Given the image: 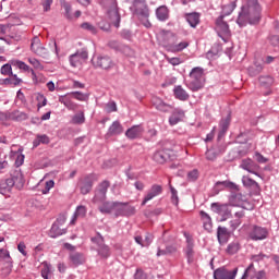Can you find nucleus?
<instances>
[{"label": "nucleus", "mask_w": 279, "mask_h": 279, "mask_svg": "<svg viewBox=\"0 0 279 279\" xmlns=\"http://www.w3.org/2000/svg\"><path fill=\"white\" fill-rule=\"evenodd\" d=\"M260 3L258 0H246V3L242 5L241 12L239 13L236 23L240 27H245L247 23L250 25H256L260 22Z\"/></svg>", "instance_id": "f257e3e1"}, {"label": "nucleus", "mask_w": 279, "mask_h": 279, "mask_svg": "<svg viewBox=\"0 0 279 279\" xmlns=\"http://www.w3.org/2000/svg\"><path fill=\"white\" fill-rule=\"evenodd\" d=\"M102 8L107 11L111 25L118 28L121 24V14H119L117 0H102Z\"/></svg>", "instance_id": "f03ea898"}, {"label": "nucleus", "mask_w": 279, "mask_h": 279, "mask_svg": "<svg viewBox=\"0 0 279 279\" xmlns=\"http://www.w3.org/2000/svg\"><path fill=\"white\" fill-rule=\"evenodd\" d=\"M126 3H130V12L133 16L138 19H149V5H147V0H125Z\"/></svg>", "instance_id": "7ed1b4c3"}, {"label": "nucleus", "mask_w": 279, "mask_h": 279, "mask_svg": "<svg viewBox=\"0 0 279 279\" xmlns=\"http://www.w3.org/2000/svg\"><path fill=\"white\" fill-rule=\"evenodd\" d=\"M248 236L251 241H265V239H269V229L253 225L250 229Z\"/></svg>", "instance_id": "20e7f679"}, {"label": "nucleus", "mask_w": 279, "mask_h": 279, "mask_svg": "<svg viewBox=\"0 0 279 279\" xmlns=\"http://www.w3.org/2000/svg\"><path fill=\"white\" fill-rule=\"evenodd\" d=\"M210 208L216 215L221 217V221H228L232 217V210L228 204L211 203Z\"/></svg>", "instance_id": "39448f33"}, {"label": "nucleus", "mask_w": 279, "mask_h": 279, "mask_svg": "<svg viewBox=\"0 0 279 279\" xmlns=\"http://www.w3.org/2000/svg\"><path fill=\"white\" fill-rule=\"evenodd\" d=\"M71 110L75 112L72 117V123L74 125H84V123H86V117L84 116V106L72 102Z\"/></svg>", "instance_id": "423d86ee"}, {"label": "nucleus", "mask_w": 279, "mask_h": 279, "mask_svg": "<svg viewBox=\"0 0 279 279\" xmlns=\"http://www.w3.org/2000/svg\"><path fill=\"white\" fill-rule=\"evenodd\" d=\"M108 189H110V181H102L99 183L93 198L94 204H101V202H106V194L108 193Z\"/></svg>", "instance_id": "0eeeda50"}, {"label": "nucleus", "mask_w": 279, "mask_h": 279, "mask_svg": "<svg viewBox=\"0 0 279 279\" xmlns=\"http://www.w3.org/2000/svg\"><path fill=\"white\" fill-rule=\"evenodd\" d=\"M98 180L99 175L95 173L86 175L80 184L82 195H88V193L93 191V184H95V182Z\"/></svg>", "instance_id": "6e6552de"}, {"label": "nucleus", "mask_w": 279, "mask_h": 279, "mask_svg": "<svg viewBox=\"0 0 279 279\" xmlns=\"http://www.w3.org/2000/svg\"><path fill=\"white\" fill-rule=\"evenodd\" d=\"M86 60H88V51L84 48L71 54V65L74 66V69H82V62Z\"/></svg>", "instance_id": "1a4fd4ad"}, {"label": "nucleus", "mask_w": 279, "mask_h": 279, "mask_svg": "<svg viewBox=\"0 0 279 279\" xmlns=\"http://www.w3.org/2000/svg\"><path fill=\"white\" fill-rule=\"evenodd\" d=\"M241 279H267V272L265 270H256L254 264H251L244 271Z\"/></svg>", "instance_id": "9d476101"}, {"label": "nucleus", "mask_w": 279, "mask_h": 279, "mask_svg": "<svg viewBox=\"0 0 279 279\" xmlns=\"http://www.w3.org/2000/svg\"><path fill=\"white\" fill-rule=\"evenodd\" d=\"M236 274H239V268H233L229 270L226 267H220L214 271V279H234L236 278Z\"/></svg>", "instance_id": "9b49d317"}, {"label": "nucleus", "mask_w": 279, "mask_h": 279, "mask_svg": "<svg viewBox=\"0 0 279 279\" xmlns=\"http://www.w3.org/2000/svg\"><path fill=\"white\" fill-rule=\"evenodd\" d=\"M0 118L5 119V121H27L29 117L23 111L14 110L1 113Z\"/></svg>", "instance_id": "f8f14e48"}, {"label": "nucleus", "mask_w": 279, "mask_h": 279, "mask_svg": "<svg viewBox=\"0 0 279 279\" xmlns=\"http://www.w3.org/2000/svg\"><path fill=\"white\" fill-rule=\"evenodd\" d=\"M64 221H66L65 217H60L56 220V222H53V225L51 226V229L49 231V236L51 239H58V236H62V234H66V231L62 228H60V226H62V223H64Z\"/></svg>", "instance_id": "ddd939ff"}, {"label": "nucleus", "mask_w": 279, "mask_h": 279, "mask_svg": "<svg viewBox=\"0 0 279 279\" xmlns=\"http://www.w3.org/2000/svg\"><path fill=\"white\" fill-rule=\"evenodd\" d=\"M94 66H97L98 69H104L105 71H108L109 69H112L114 66V62H112V59L110 57H97L96 59H93Z\"/></svg>", "instance_id": "4468645a"}, {"label": "nucleus", "mask_w": 279, "mask_h": 279, "mask_svg": "<svg viewBox=\"0 0 279 279\" xmlns=\"http://www.w3.org/2000/svg\"><path fill=\"white\" fill-rule=\"evenodd\" d=\"M158 195H162V185L153 184L144 196L142 206H145L147 202H151V199H154V197H158Z\"/></svg>", "instance_id": "2eb2a0df"}, {"label": "nucleus", "mask_w": 279, "mask_h": 279, "mask_svg": "<svg viewBox=\"0 0 279 279\" xmlns=\"http://www.w3.org/2000/svg\"><path fill=\"white\" fill-rule=\"evenodd\" d=\"M241 169H244V171H248V173H253L254 175H258V171L260 169V166H258L252 159H244L241 162Z\"/></svg>", "instance_id": "dca6fc26"}, {"label": "nucleus", "mask_w": 279, "mask_h": 279, "mask_svg": "<svg viewBox=\"0 0 279 279\" xmlns=\"http://www.w3.org/2000/svg\"><path fill=\"white\" fill-rule=\"evenodd\" d=\"M143 132H145V129L141 125H133L125 132L126 138H130V141H135V138H141L143 136Z\"/></svg>", "instance_id": "f3484780"}, {"label": "nucleus", "mask_w": 279, "mask_h": 279, "mask_svg": "<svg viewBox=\"0 0 279 279\" xmlns=\"http://www.w3.org/2000/svg\"><path fill=\"white\" fill-rule=\"evenodd\" d=\"M217 239L220 245H226L230 240V232L226 227H218L217 228Z\"/></svg>", "instance_id": "a211bd4d"}, {"label": "nucleus", "mask_w": 279, "mask_h": 279, "mask_svg": "<svg viewBox=\"0 0 279 279\" xmlns=\"http://www.w3.org/2000/svg\"><path fill=\"white\" fill-rule=\"evenodd\" d=\"M0 84L4 86H19L23 84V80L13 73L9 74V77L0 80Z\"/></svg>", "instance_id": "6ab92c4d"}, {"label": "nucleus", "mask_w": 279, "mask_h": 279, "mask_svg": "<svg viewBox=\"0 0 279 279\" xmlns=\"http://www.w3.org/2000/svg\"><path fill=\"white\" fill-rule=\"evenodd\" d=\"M173 96L175 99H179V101H189L191 95L186 93V89L182 87V85H177L173 88Z\"/></svg>", "instance_id": "aec40b11"}, {"label": "nucleus", "mask_w": 279, "mask_h": 279, "mask_svg": "<svg viewBox=\"0 0 279 279\" xmlns=\"http://www.w3.org/2000/svg\"><path fill=\"white\" fill-rule=\"evenodd\" d=\"M12 189H14V180H12L11 178L0 182L1 195H8V193H12Z\"/></svg>", "instance_id": "412c9836"}, {"label": "nucleus", "mask_w": 279, "mask_h": 279, "mask_svg": "<svg viewBox=\"0 0 279 279\" xmlns=\"http://www.w3.org/2000/svg\"><path fill=\"white\" fill-rule=\"evenodd\" d=\"M117 208L119 210V215H122L123 217H130L136 213V209L126 203H119Z\"/></svg>", "instance_id": "4be33fe9"}, {"label": "nucleus", "mask_w": 279, "mask_h": 279, "mask_svg": "<svg viewBox=\"0 0 279 279\" xmlns=\"http://www.w3.org/2000/svg\"><path fill=\"white\" fill-rule=\"evenodd\" d=\"M201 219L203 221V228L206 232H213V218L206 211L202 210L199 213Z\"/></svg>", "instance_id": "5701e85b"}, {"label": "nucleus", "mask_w": 279, "mask_h": 279, "mask_svg": "<svg viewBox=\"0 0 279 279\" xmlns=\"http://www.w3.org/2000/svg\"><path fill=\"white\" fill-rule=\"evenodd\" d=\"M99 205L98 210L102 213V215H110L113 208H118L119 203H110V202H101Z\"/></svg>", "instance_id": "b1692460"}, {"label": "nucleus", "mask_w": 279, "mask_h": 279, "mask_svg": "<svg viewBox=\"0 0 279 279\" xmlns=\"http://www.w3.org/2000/svg\"><path fill=\"white\" fill-rule=\"evenodd\" d=\"M119 134H123V125L121 122L114 121L107 132V136H119Z\"/></svg>", "instance_id": "393cba45"}, {"label": "nucleus", "mask_w": 279, "mask_h": 279, "mask_svg": "<svg viewBox=\"0 0 279 279\" xmlns=\"http://www.w3.org/2000/svg\"><path fill=\"white\" fill-rule=\"evenodd\" d=\"M153 101V106H155L156 110H159L160 112H169L171 106L163 102L162 99H160L159 97H154L151 99Z\"/></svg>", "instance_id": "a878e982"}, {"label": "nucleus", "mask_w": 279, "mask_h": 279, "mask_svg": "<svg viewBox=\"0 0 279 279\" xmlns=\"http://www.w3.org/2000/svg\"><path fill=\"white\" fill-rule=\"evenodd\" d=\"M190 80H198L199 82L206 83V77L204 76V69L196 66L190 72Z\"/></svg>", "instance_id": "bb28decb"}, {"label": "nucleus", "mask_w": 279, "mask_h": 279, "mask_svg": "<svg viewBox=\"0 0 279 279\" xmlns=\"http://www.w3.org/2000/svg\"><path fill=\"white\" fill-rule=\"evenodd\" d=\"M182 119H184V111L180 109H175L171 114V117L169 118V123L170 125H178V123H180Z\"/></svg>", "instance_id": "cd10ccee"}, {"label": "nucleus", "mask_w": 279, "mask_h": 279, "mask_svg": "<svg viewBox=\"0 0 279 279\" xmlns=\"http://www.w3.org/2000/svg\"><path fill=\"white\" fill-rule=\"evenodd\" d=\"M204 84L206 83L203 81L190 78V82L186 84V86L190 90H192V93H197V90H202V88H204Z\"/></svg>", "instance_id": "c85d7f7f"}, {"label": "nucleus", "mask_w": 279, "mask_h": 279, "mask_svg": "<svg viewBox=\"0 0 279 279\" xmlns=\"http://www.w3.org/2000/svg\"><path fill=\"white\" fill-rule=\"evenodd\" d=\"M185 19L192 27H197V25H199V13L197 12L186 13Z\"/></svg>", "instance_id": "c756f323"}, {"label": "nucleus", "mask_w": 279, "mask_h": 279, "mask_svg": "<svg viewBox=\"0 0 279 279\" xmlns=\"http://www.w3.org/2000/svg\"><path fill=\"white\" fill-rule=\"evenodd\" d=\"M239 250H241V243H239V241H233L228 244L226 253L229 254V256H234V254L239 253Z\"/></svg>", "instance_id": "7c9ffc66"}, {"label": "nucleus", "mask_w": 279, "mask_h": 279, "mask_svg": "<svg viewBox=\"0 0 279 279\" xmlns=\"http://www.w3.org/2000/svg\"><path fill=\"white\" fill-rule=\"evenodd\" d=\"M156 16L159 21H167L169 19V9L165 5L159 7L156 10Z\"/></svg>", "instance_id": "2f4dec72"}, {"label": "nucleus", "mask_w": 279, "mask_h": 279, "mask_svg": "<svg viewBox=\"0 0 279 279\" xmlns=\"http://www.w3.org/2000/svg\"><path fill=\"white\" fill-rule=\"evenodd\" d=\"M216 25L217 28L220 29V32H222V34H228V32H230V26L228 25L227 22L223 21V15H220L216 20Z\"/></svg>", "instance_id": "473e14b6"}, {"label": "nucleus", "mask_w": 279, "mask_h": 279, "mask_svg": "<svg viewBox=\"0 0 279 279\" xmlns=\"http://www.w3.org/2000/svg\"><path fill=\"white\" fill-rule=\"evenodd\" d=\"M189 47L187 41H181L177 45H170L168 46V51H171L172 53H179V51H184Z\"/></svg>", "instance_id": "72a5a7b5"}, {"label": "nucleus", "mask_w": 279, "mask_h": 279, "mask_svg": "<svg viewBox=\"0 0 279 279\" xmlns=\"http://www.w3.org/2000/svg\"><path fill=\"white\" fill-rule=\"evenodd\" d=\"M167 158H169V156L165 150H158L153 156L155 162H158L159 165H165V162H167Z\"/></svg>", "instance_id": "f704fd0d"}, {"label": "nucleus", "mask_w": 279, "mask_h": 279, "mask_svg": "<svg viewBox=\"0 0 279 279\" xmlns=\"http://www.w3.org/2000/svg\"><path fill=\"white\" fill-rule=\"evenodd\" d=\"M84 217H86V207L78 206L72 217L71 223L73 225L77 219H84Z\"/></svg>", "instance_id": "c9c22d12"}, {"label": "nucleus", "mask_w": 279, "mask_h": 279, "mask_svg": "<svg viewBox=\"0 0 279 279\" xmlns=\"http://www.w3.org/2000/svg\"><path fill=\"white\" fill-rule=\"evenodd\" d=\"M220 132L219 136H223L228 132V129L230 128V116L227 118L222 119L219 123Z\"/></svg>", "instance_id": "e433bc0d"}, {"label": "nucleus", "mask_w": 279, "mask_h": 279, "mask_svg": "<svg viewBox=\"0 0 279 279\" xmlns=\"http://www.w3.org/2000/svg\"><path fill=\"white\" fill-rule=\"evenodd\" d=\"M235 8H236V1H233L229 4L222 5L221 16H230V14H232V12H234Z\"/></svg>", "instance_id": "4c0bfd02"}, {"label": "nucleus", "mask_w": 279, "mask_h": 279, "mask_svg": "<svg viewBox=\"0 0 279 279\" xmlns=\"http://www.w3.org/2000/svg\"><path fill=\"white\" fill-rule=\"evenodd\" d=\"M14 182V186L21 190L25 184V179L23 178V173L17 172L15 175L11 178Z\"/></svg>", "instance_id": "58836bf2"}, {"label": "nucleus", "mask_w": 279, "mask_h": 279, "mask_svg": "<svg viewBox=\"0 0 279 279\" xmlns=\"http://www.w3.org/2000/svg\"><path fill=\"white\" fill-rule=\"evenodd\" d=\"M53 274V267L51 264L45 263L41 268V278L49 279V277Z\"/></svg>", "instance_id": "ea45409f"}, {"label": "nucleus", "mask_w": 279, "mask_h": 279, "mask_svg": "<svg viewBox=\"0 0 279 279\" xmlns=\"http://www.w3.org/2000/svg\"><path fill=\"white\" fill-rule=\"evenodd\" d=\"M0 260L7 263V265H12V256H10V251L0 248Z\"/></svg>", "instance_id": "a19ab883"}, {"label": "nucleus", "mask_w": 279, "mask_h": 279, "mask_svg": "<svg viewBox=\"0 0 279 279\" xmlns=\"http://www.w3.org/2000/svg\"><path fill=\"white\" fill-rule=\"evenodd\" d=\"M88 94L82 92H72L71 99H76V101H88Z\"/></svg>", "instance_id": "79ce46f5"}, {"label": "nucleus", "mask_w": 279, "mask_h": 279, "mask_svg": "<svg viewBox=\"0 0 279 279\" xmlns=\"http://www.w3.org/2000/svg\"><path fill=\"white\" fill-rule=\"evenodd\" d=\"M97 252L101 258H108L110 256V247L106 244L98 246Z\"/></svg>", "instance_id": "37998d69"}, {"label": "nucleus", "mask_w": 279, "mask_h": 279, "mask_svg": "<svg viewBox=\"0 0 279 279\" xmlns=\"http://www.w3.org/2000/svg\"><path fill=\"white\" fill-rule=\"evenodd\" d=\"M72 265H75V267H77V265H84V263L86 262V258H84V255L80 254V253H75L72 255Z\"/></svg>", "instance_id": "c03bdc74"}, {"label": "nucleus", "mask_w": 279, "mask_h": 279, "mask_svg": "<svg viewBox=\"0 0 279 279\" xmlns=\"http://www.w3.org/2000/svg\"><path fill=\"white\" fill-rule=\"evenodd\" d=\"M15 154H16L15 167H23V163L25 162V155H23V147H20Z\"/></svg>", "instance_id": "a18cd8bd"}, {"label": "nucleus", "mask_w": 279, "mask_h": 279, "mask_svg": "<svg viewBox=\"0 0 279 279\" xmlns=\"http://www.w3.org/2000/svg\"><path fill=\"white\" fill-rule=\"evenodd\" d=\"M41 47L43 44L40 43V38H38V36H35L31 43V51H33V53H37V50Z\"/></svg>", "instance_id": "49530a36"}, {"label": "nucleus", "mask_w": 279, "mask_h": 279, "mask_svg": "<svg viewBox=\"0 0 279 279\" xmlns=\"http://www.w3.org/2000/svg\"><path fill=\"white\" fill-rule=\"evenodd\" d=\"M169 186L171 193V202L172 204H174V206H178V204H180V198L178 197V190H175V187H173L171 183H169Z\"/></svg>", "instance_id": "de8ad7c7"}, {"label": "nucleus", "mask_w": 279, "mask_h": 279, "mask_svg": "<svg viewBox=\"0 0 279 279\" xmlns=\"http://www.w3.org/2000/svg\"><path fill=\"white\" fill-rule=\"evenodd\" d=\"M242 182H243L244 186H253L255 189H258V182H256L254 179H252L250 177H243Z\"/></svg>", "instance_id": "09e8293b"}, {"label": "nucleus", "mask_w": 279, "mask_h": 279, "mask_svg": "<svg viewBox=\"0 0 279 279\" xmlns=\"http://www.w3.org/2000/svg\"><path fill=\"white\" fill-rule=\"evenodd\" d=\"M28 62L29 64H32V66L34 69H36L37 71H43L45 69V66L43 65V63H40V61L36 58H28Z\"/></svg>", "instance_id": "8fccbe9b"}, {"label": "nucleus", "mask_w": 279, "mask_h": 279, "mask_svg": "<svg viewBox=\"0 0 279 279\" xmlns=\"http://www.w3.org/2000/svg\"><path fill=\"white\" fill-rule=\"evenodd\" d=\"M216 186H223L225 189H232L233 191H236V183L230 181H218Z\"/></svg>", "instance_id": "3c124183"}, {"label": "nucleus", "mask_w": 279, "mask_h": 279, "mask_svg": "<svg viewBox=\"0 0 279 279\" xmlns=\"http://www.w3.org/2000/svg\"><path fill=\"white\" fill-rule=\"evenodd\" d=\"M198 178H199V170L194 169V170L187 172L189 182H197Z\"/></svg>", "instance_id": "603ef678"}, {"label": "nucleus", "mask_w": 279, "mask_h": 279, "mask_svg": "<svg viewBox=\"0 0 279 279\" xmlns=\"http://www.w3.org/2000/svg\"><path fill=\"white\" fill-rule=\"evenodd\" d=\"M53 186H56V182H53V180H48L45 182V187L44 190H41L43 195H47L51 189H53Z\"/></svg>", "instance_id": "864d4df0"}, {"label": "nucleus", "mask_w": 279, "mask_h": 279, "mask_svg": "<svg viewBox=\"0 0 279 279\" xmlns=\"http://www.w3.org/2000/svg\"><path fill=\"white\" fill-rule=\"evenodd\" d=\"M195 253L193 252V245L189 244L186 247V258L187 263H193Z\"/></svg>", "instance_id": "5fc2aeb1"}, {"label": "nucleus", "mask_w": 279, "mask_h": 279, "mask_svg": "<svg viewBox=\"0 0 279 279\" xmlns=\"http://www.w3.org/2000/svg\"><path fill=\"white\" fill-rule=\"evenodd\" d=\"M35 56H39V58H44L45 60H47L49 58V51L47 50V48H45L44 46H41L38 50L37 53H35Z\"/></svg>", "instance_id": "6e6d98bb"}, {"label": "nucleus", "mask_w": 279, "mask_h": 279, "mask_svg": "<svg viewBox=\"0 0 279 279\" xmlns=\"http://www.w3.org/2000/svg\"><path fill=\"white\" fill-rule=\"evenodd\" d=\"M259 82H260L262 86H271V84H274V77H271V76H262L259 78Z\"/></svg>", "instance_id": "4d7b16f0"}, {"label": "nucleus", "mask_w": 279, "mask_h": 279, "mask_svg": "<svg viewBox=\"0 0 279 279\" xmlns=\"http://www.w3.org/2000/svg\"><path fill=\"white\" fill-rule=\"evenodd\" d=\"M166 60L169 64H172V66H179V64H182V59L178 57H166Z\"/></svg>", "instance_id": "13d9d810"}, {"label": "nucleus", "mask_w": 279, "mask_h": 279, "mask_svg": "<svg viewBox=\"0 0 279 279\" xmlns=\"http://www.w3.org/2000/svg\"><path fill=\"white\" fill-rule=\"evenodd\" d=\"M0 72L2 75H12V65L10 63H5L1 66Z\"/></svg>", "instance_id": "bf43d9fd"}, {"label": "nucleus", "mask_w": 279, "mask_h": 279, "mask_svg": "<svg viewBox=\"0 0 279 279\" xmlns=\"http://www.w3.org/2000/svg\"><path fill=\"white\" fill-rule=\"evenodd\" d=\"M92 243H95V245H97V247H100L101 245H104V236H101L99 233H97L96 236L92 238Z\"/></svg>", "instance_id": "052dcab7"}, {"label": "nucleus", "mask_w": 279, "mask_h": 279, "mask_svg": "<svg viewBox=\"0 0 279 279\" xmlns=\"http://www.w3.org/2000/svg\"><path fill=\"white\" fill-rule=\"evenodd\" d=\"M21 71H31L32 75H34V77H36V72H34L33 69L29 68V65H27V63L20 61V65L19 68Z\"/></svg>", "instance_id": "680f3d73"}, {"label": "nucleus", "mask_w": 279, "mask_h": 279, "mask_svg": "<svg viewBox=\"0 0 279 279\" xmlns=\"http://www.w3.org/2000/svg\"><path fill=\"white\" fill-rule=\"evenodd\" d=\"M255 160L259 162V165H265L269 162V159H267L265 156H263L260 153H255Z\"/></svg>", "instance_id": "e2e57ef3"}, {"label": "nucleus", "mask_w": 279, "mask_h": 279, "mask_svg": "<svg viewBox=\"0 0 279 279\" xmlns=\"http://www.w3.org/2000/svg\"><path fill=\"white\" fill-rule=\"evenodd\" d=\"M241 223H243V221H241V219H233L229 222L231 231L234 232V230H236Z\"/></svg>", "instance_id": "0e129e2a"}, {"label": "nucleus", "mask_w": 279, "mask_h": 279, "mask_svg": "<svg viewBox=\"0 0 279 279\" xmlns=\"http://www.w3.org/2000/svg\"><path fill=\"white\" fill-rule=\"evenodd\" d=\"M37 101V108H45V106H47V98L44 95H38Z\"/></svg>", "instance_id": "69168bd1"}, {"label": "nucleus", "mask_w": 279, "mask_h": 279, "mask_svg": "<svg viewBox=\"0 0 279 279\" xmlns=\"http://www.w3.org/2000/svg\"><path fill=\"white\" fill-rule=\"evenodd\" d=\"M106 111L107 112H117V102L110 101L106 105Z\"/></svg>", "instance_id": "338daca9"}, {"label": "nucleus", "mask_w": 279, "mask_h": 279, "mask_svg": "<svg viewBox=\"0 0 279 279\" xmlns=\"http://www.w3.org/2000/svg\"><path fill=\"white\" fill-rule=\"evenodd\" d=\"M217 158V153L213 149L206 151V159L207 160H215Z\"/></svg>", "instance_id": "774afa93"}]
</instances>
